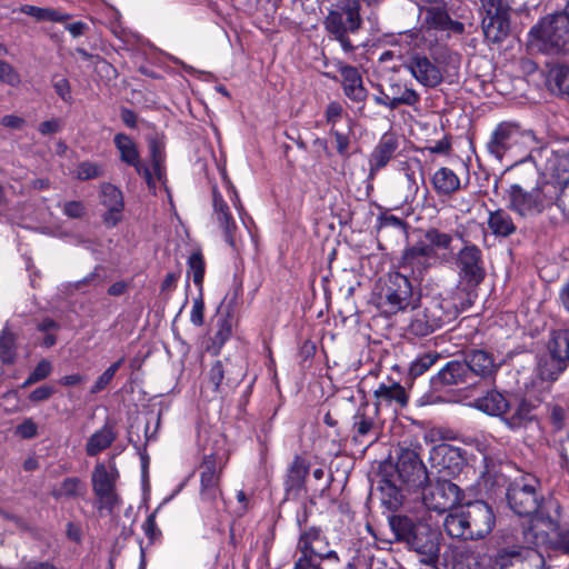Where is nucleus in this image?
Here are the masks:
<instances>
[{"mask_svg": "<svg viewBox=\"0 0 569 569\" xmlns=\"http://www.w3.org/2000/svg\"><path fill=\"white\" fill-rule=\"evenodd\" d=\"M532 521L533 525L523 529V538L527 543L535 547L546 546L569 555V529L560 530L559 523L550 517H537Z\"/></svg>", "mask_w": 569, "mask_h": 569, "instance_id": "obj_10", "label": "nucleus"}, {"mask_svg": "<svg viewBox=\"0 0 569 569\" xmlns=\"http://www.w3.org/2000/svg\"><path fill=\"white\" fill-rule=\"evenodd\" d=\"M92 490L97 496L100 508L112 510L118 502L116 493V477L107 470L103 463H97L91 476Z\"/></svg>", "mask_w": 569, "mask_h": 569, "instance_id": "obj_20", "label": "nucleus"}, {"mask_svg": "<svg viewBox=\"0 0 569 569\" xmlns=\"http://www.w3.org/2000/svg\"><path fill=\"white\" fill-rule=\"evenodd\" d=\"M8 49L0 43V57L7 56ZM0 81L11 86L18 87L21 82L20 76L17 70L7 61L0 59Z\"/></svg>", "mask_w": 569, "mask_h": 569, "instance_id": "obj_50", "label": "nucleus"}, {"mask_svg": "<svg viewBox=\"0 0 569 569\" xmlns=\"http://www.w3.org/2000/svg\"><path fill=\"white\" fill-rule=\"evenodd\" d=\"M481 26L488 41L502 42L510 33V14L483 16Z\"/></svg>", "mask_w": 569, "mask_h": 569, "instance_id": "obj_30", "label": "nucleus"}, {"mask_svg": "<svg viewBox=\"0 0 569 569\" xmlns=\"http://www.w3.org/2000/svg\"><path fill=\"white\" fill-rule=\"evenodd\" d=\"M539 487V480L530 473L522 475L509 485L507 501L515 513L531 517L538 511L542 499L537 491Z\"/></svg>", "mask_w": 569, "mask_h": 569, "instance_id": "obj_9", "label": "nucleus"}, {"mask_svg": "<svg viewBox=\"0 0 569 569\" xmlns=\"http://www.w3.org/2000/svg\"><path fill=\"white\" fill-rule=\"evenodd\" d=\"M472 406L487 415L502 416L507 413L510 402L502 393L491 390L485 396L475 399Z\"/></svg>", "mask_w": 569, "mask_h": 569, "instance_id": "obj_34", "label": "nucleus"}, {"mask_svg": "<svg viewBox=\"0 0 569 569\" xmlns=\"http://www.w3.org/2000/svg\"><path fill=\"white\" fill-rule=\"evenodd\" d=\"M551 355L561 359L567 366L569 365V330L555 331L548 343Z\"/></svg>", "mask_w": 569, "mask_h": 569, "instance_id": "obj_42", "label": "nucleus"}, {"mask_svg": "<svg viewBox=\"0 0 569 569\" xmlns=\"http://www.w3.org/2000/svg\"><path fill=\"white\" fill-rule=\"evenodd\" d=\"M83 492L84 485L82 481L77 477H69L66 478L58 488L53 489L51 493L56 499H59L62 497L73 498Z\"/></svg>", "mask_w": 569, "mask_h": 569, "instance_id": "obj_47", "label": "nucleus"}, {"mask_svg": "<svg viewBox=\"0 0 569 569\" xmlns=\"http://www.w3.org/2000/svg\"><path fill=\"white\" fill-rule=\"evenodd\" d=\"M399 147L398 139L391 133H385L369 157V178L385 168L395 156Z\"/></svg>", "mask_w": 569, "mask_h": 569, "instance_id": "obj_27", "label": "nucleus"}, {"mask_svg": "<svg viewBox=\"0 0 569 569\" xmlns=\"http://www.w3.org/2000/svg\"><path fill=\"white\" fill-rule=\"evenodd\" d=\"M557 194V186L545 182L541 186L525 189L519 183H512L506 191L508 207L522 217L541 213L553 204Z\"/></svg>", "mask_w": 569, "mask_h": 569, "instance_id": "obj_5", "label": "nucleus"}, {"mask_svg": "<svg viewBox=\"0 0 569 569\" xmlns=\"http://www.w3.org/2000/svg\"><path fill=\"white\" fill-rule=\"evenodd\" d=\"M443 527H445L446 532L450 537L470 540L468 521L466 519L465 511H463L462 507L459 509H456L453 512H450L446 517Z\"/></svg>", "mask_w": 569, "mask_h": 569, "instance_id": "obj_37", "label": "nucleus"}, {"mask_svg": "<svg viewBox=\"0 0 569 569\" xmlns=\"http://www.w3.org/2000/svg\"><path fill=\"white\" fill-rule=\"evenodd\" d=\"M124 362V357L120 358L118 361L112 363L109 368H107L94 381L93 386L91 387L90 392L92 395H97L104 390L107 386L111 382L117 371L120 369V367Z\"/></svg>", "mask_w": 569, "mask_h": 569, "instance_id": "obj_52", "label": "nucleus"}, {"mask_svg": "<svg viewBox=\"0 0 569 569\" xmlns=\"http://www.w3.org/2000/svg\"><path fill=\"white\" fill-rule=\"evenodd\" d=\"M552 177L558 184L569 183V152H557L551 161Z\"/></svg>", "mask_w": 569, "mask_h": 569, "instance_id": "obj_45", "label": "nucleus"}, {"mask_svg": "<svg viewBox=\"0 0 569 569\" xmlns=\"http://www.w3.org/2000/svg\"><path fill=\"white\" fill-rule=\"evenodd\" d=\"M17 356L16 336L8 326L0 332V360L3 363H13Z\"/></svg>", "mask_w": 569, "mask_h": 569, "instance_id": "obj_44", "label": "nucleus"}, {"mask_svg": "<svg viewBox=\"0 0 569 569\" xmlns=\"http://www.w3.org/2000/svg\"><path fill=\"white\" fill-rule=\"evenodd\" d=\"M14 433L22 439H32L38 435V425L31 418H27L16 427Z\"/></svg>", "mask_w": 569, "mask_h": 569, "instance_id": "obj_59", "label": "nucleus"}, {"mask_svg": "<svg viewBox=\"0 0 569 569\" xmlns=\"http://www.w3.org/2000/svg\"><path fill=\"white\" fill-rule=\"evenodd\" d=\"M204 303L201 298L193 300L192 309L190 313V321L192 325L200 327L203 325Z\"/></svg>", "mask_w": 569, "mask_h": 569, "instance_id": "obj_64", "label": "nucleus"}, {"mask_svg": "<svg viewBox=\"0 0 569 569\" xmlns=\"http://www.w3.org/2000/svg\"><path fill=\"white\" fill-rule=\"evenodd\" d=\"M388 91L392 97L391 104H393L395 109L400 106L415 107L421 100L416 89L400 81L391 82L388 86Z\"/></svg>", "mask_w": 569, "mask_h": 569, "instance_id": "obj_35", "label": "nucleus"}, {"mask_svg": "<svg viewBox=\"0 0 569 569\" xmlns=\"http://www.w3.org/2000/svg\"><path fill=\"white\" fill-rule=\"evenodd\" d=\"M430 260H435V252L431 251L425 234L408 247L403 253V266L410 267L412 270L417 269L419 273L430 266Z\"/></svg>", "mask_w": 569, "mask_h": 569, "instance_id": "obj_29", "label": "nucleus"}, {"mask_svg": "<svg viewBox=\"0 0 569 569\" xmlns=\"http://www.w3.org/2000/svg\"><path fill=\"white\" fill-rule=\"evenodd\" d=\"M343 113L342 104L338 101H331L326 109L325 117L331 128H336L337 122L341 119Z\"/></svg>", "mask_w": 569, "mask_h": 569, "instance_id": "obj_61", "label": "nucleus"}, {"mask_svg": "<svg viewBox=\"0 0 569 569\" xmlns=\"http://www.w3.org/2000/svg\"><path fill=\"white\" fill-rule=\"evenodd\" d=\"M373 425L372 418L358 410L353 417L355 437H366L372 430Z\"/></svg>", "mask_w": 569, "mask_h": 569, "instance_id": "obj_57", "label": "nucleus"}, {"mask_svg": "<svg viewBox=\"0 0 569 569\" xmlns=\"http://www.w3.org/2000/svg\"><path fill=\"white\" fill-rule=\"evenodd\" d=\"M338 71L341 76V84L345 96L355 103L365 104L368 90L363 86L362 77L356 67L338 62Z\"/></svg>", "mask_w": 569, "mask_h": 569, "instance_id": "obj_23", "label": "nucleus"}, {"mask_svg": "<svg viewBox=\"0 0 569 569\" xmlns=\"http://www.w3.org/2000/svg\"><path fill=\"white\" fill-rule=\"evenodd\" d=\"M103 176V167L96 162H80L76 170V177L79 180H90Z\"/></svg>", "mask_w": 569, "mask_h": 569, "instance_id": "obj_55", "label": "nucleus"}, {"mask_svg": "<svg viewBox=\"0 0 569 569\" xmlns=\"http://www.w3.org/2000/svg\"><path fill=\"white\" fill-rule=\"evenodd\" d=\"M410 280L400 272H390L376 293V306L385 316L405 311L415 301Z\"/></svg>", "mask_w": 569, "mask_h": 569, "instance_id": "obj_6", "label": "nucleus"}, {"mask_svg": "<svg viewBox=\"0 0 569 569\" xmlns=\"http://www.w3.org/2000/svg\"><path fill=\"white\" fill-rule=\"evenodd\" d=\"M440 30L451 31L460 34L465 31L462 22L452 20L445 8L441 7H429L425 10L423 24L420 30L413 29L406 31L401 36L413 47H420L425 40L422 30Z\"/></svg>", "mask_w": 569, "mask_h": 569, "instance_id": "obj_13", "label": "nucleus"}, {"mask_svg": "<svg viewBox=\"0 0 569 569\" xmlns=\"http://www.w3.org/2000/svg\"><path fill=\"white\" fill-rule=\"evenodd\" d=\"M389 526L396 540L405 542L409 549L420 556V561L427 566H436L440 552V533L428 525L415 522L411 518L395 515L389 518Z\"/></svg>", "mask_w": 569, "mask_h": 569, "instance_id": "obj_2", "label": "nucleus"}, {"mask_svg": "<svg viewBox=\"0 0 569 569\" xmlns=\"http://www.w3.org/2000/svg\"><path fill=\"white\" fill-rule=\"evenodd\" d=\"M553 203L561 210L563 217L569 220V183L557 188V194Z\"/></svg>", "mask_w": 569, "mask_h": 569, "instance_id": "obj_60", "label": "nucleus"}, {"mask_svg": "<svg viewBox=\"0 0 569 569\" xmlns=\"http://www.w3.org/2000/svg\"><path fill=\"white\" fill-rule=\"evenodd\" d=\"M430 382L433 389L439 390L443 387L471 385L472 380L468 372V365L463 360H451L431 378Z\"/></svg>", "mask_w": 569, "mask_h": 569, "instance_id": "obj_22", "label": "nucleus"}, {"mask_svg": "<svg viewBox=\"0 0 569 569\" xmlns=\"http://www.w3.org/2000/svg\"><path fill=\"white\" fill-rule=\"evenodd\" d=\"M453 569H483L473 555H461L455 562Z\"/></svg>", "mask_w": 569, "mask_h": 569, "instance_id": "obj_63", "label": "nucleus"}, {"mask_svg": "<svg viewBox=\"0 0 569 569\" xmlns=\"http://www.w3.org/2000/svg\"><path fill=\"white\" fill-rule=\"evenodd\" d=\"M458 293L456 291L446 297H432L420 306H417L415 301L410 306L411 317L407 332L422 338L456 320L463 310V306L457 301Z\"/></svg>", "mask_w": 569, "mask_h": 569, "instance_id": "obj_1", "label": "nucleus"}, {"mask_svg": "<svg viewBox=\"0 0 569 569\" xmlns=\"http://www.w3.org/2000/svg\"><path fill=\"white\" fill-rule=\"evenodd\" d=\"M206 263L200 252H193L188 259V276L192 277L193 283L202 287Z\"/></svg>", "mask_w": 569, "mask_h": 569, "instance_id": "obj_51", "label": "nucleus"}, {"mask_svg": "<svg viewBox=\"0 0 569 569\" xmlns=\"http://www.w3.org/2000/svg\"><path fill=\"white\" fill-rule=\"evenodd\" d=\"M530 137L531 133L522 129L519 122L501 121L491 131L486 148L492 157L502 160L505 156L525 144Z\"/></svg>", "mask_w": 569, "mask_h": 569, "instance_id": "obj_11", "label": "nucleus"}, {"mask_svg": "<svg viewBox=\"0 0 569 569\" xmlns=\"http://www.w3.org/2000/svg\"><path fill=\"white\" fill-rule=\"evenodd\" d=\"M456 266L460 279L470 287L478 286L486 276L482 252L480 248L469 241L458 251Z\"/></svg>", "mask_w": 569, "mask_h": 569, "instance_id": "obj_15", "label": "nucleus"}, {"mask_svg": "<svg viewBox=\"0 0 569 569\" xmlns=\"http://www.w3.org/2000/svg\"><path fill=\"white\" fill-rule=\"evenodd\" d=\"M52 372V363L47 359H42L38 362L32 372L28 376V378L22 383V388H27L31 385H34L41 380L47 379Z\"/></svg>", "mask_w": 569, "mask_h": 569, "instance_id": "obj_54", "label": "nucleus"}, {"mask_svg": "<svg viewBox=\"0 0 569 569\" xmlns=\"http://www.w3.org/2000/svg\"><path fill=\"white\" fill-rule=\"evenodd\" d=\"M547 86L553 92L569 94V67H552L547 74Z\"/></svg>", "mask_w": 569, "mask_h": 569, "instance_id": "obj_40", "label": "nucleus"}, {"mask_svg": "<svg viewBox=\"0 0 569 569\" xmlns=\"http://www.w3.org/2000/svg\"><path fill=\"white\" fill-rule=\"evenodd\" d=\"M213 218L222 230L224 240L233 249H238L236 240L237 223L230 208L217 187L212 188Z\"/></svg>", "mask_w": 569, "mask_h": 569, "instance_id": "obj_21", "label": "nucleus"}, {"mask_svg": "<svg viewBox=\"0 0 569 569\" xmlns=\"http://www.w3.org/2000/svg\"><path fill=\"white\" fill-rule=\"evenodd\" d=\"M101 196L102 204L108 209L103 214V222L108 227H114L122 218L124 207L122 192L116 186L104 183L101 188Z\"/></svg>", "mask_w": 569, "mask_h": 569, "instance_id": "obj_28", "label": "nucleus"}, {"mask_svg": "<svg viewBox=\"0 0 569 569\" xmlns=\"http://www.w3.org/2000/svg\"><path fill=\"white\" fill-rule=\"evenodd\" d=\"M116 148L120 153V159L128 166H132L139 174H142L150 184L152 174L149 168L140 161V153L136 142L124 133H117L113 138Z\"/></svg>", "mask_w": 569, "mask_h": 569, "instance_id": "obj_26", "label": "nucleus"}, {"mask_svg": "<svg viewBox=\"0 0 569 569\" xmlns=\"http://www.w3.org/2000/svg\"><path fill=\"white\" fill-rule=\"evenodd\" d=\"M532 410H533V407L531 406V403H529L526 400H521L518 403L515 412L510 416L509 425L512 428L521 427L522 425H525L526 422H528L532 419Z\"/></svg>", "mask_w": 569, "mask_h": 569, "instance_id": "obj_53", "label": "nucleus"}, {"mask_svg": "<svg viewBox=\"0 0 569 569\" xmlns=\"http://www.w3.org/2000/svg\"><path fill=\"white\" fill-rule=\"evenodd\" d=\"M526 547H509L500 549L495 558V563L500 569H516V560H520Z\"/></svg>", "mask_w": 569, "mask_h": 569, "instance_id": "obj_48", "label": "nucleus"}, {"mask_svg": "<svg viewBox=\"0 0 569 569\" xmlns=\"http://www.w3.org/2000/svg\"><path fill=\"white\" fill-rule=\"evenodd\" d=\"M431 251L435 252V259L438 258L439 250H450L453 238L450 233L442 232L437 228H429L423 233Z\"/></svg>", "mask_w": 569, "mask_h": 569, "instance_id": "obj_43", "label": "nucleus"}, {"mask_svg": "<svg viewBox=\"0 0 569 569\" xmlns=\"http://www.w3.org/2000/svg\"><path fill=\"white\" fill-rule=\"evenodd\" d=\"M20 12L34 18L37 21L61 22L70 18L69 14L51 8H41L31 4H24Z\"/></svg>", "mask_w": 569, "mask_h": 569, "instance_id": "obj_41", "label": "nucleus"}, {"mask_svg": "<svg viewBox=\"0 0 569 569\" xmlns=\"http://www.w3.org/2000/svg\"><path fill=\"white\" fill-rule=\"evenodd\" d=\"M222 458L217 453L203 457L200 465V497L203 501L214 502L220 496V473Z\"/></svg>", "mask_w": 569, "mask_h": 569, "instance_id": "obj_18", "label": "nucleus"}, {"mask_svg": "<svg viewBox=\"0 0 569 569\" xmlns=\"http://www.w3.org/2000/svg\"><path fill=\"white\" fill-rule=\"evenodd\" d=\"M440 359V353L426 352L419 355L409 367V376L411 378H417L422 376L426 371H428L438 360Z\"/></svg>", "mask_w": 569, "mask_h": 569, "instance_id": "obj_46", "label": "nucleus"}, {"mask_svg": "<svg viewBox=\"0 0 569 569\" xmlns=\"http://www.w3.org/2000/svg\"><path fill=\"white\" fill-rule=\"evenodd\" d=\"M308 472V465L301 457L297 456L288 470L286 480L287 491L300 490Z\"/></svg>", "mask_w": 569, "mask_h": 569, "instance_id": "obj_39", "label": "nucleus"}, {"mask_svg": "<svg viewBox=\"0 0 569 569\" xmlns=\"http://www.w3.org/2000/svg\"><path fill=\"white\" fill-rule=\"evenodd\" d=\"M330 132L336 139L337 152L342 157H348V150L350 144V139L348 134L338 131L336 128H331Z\"/></svg>", "mask_w": 569, "mask_h": 569, "instance_id": "obj_62", "label": "nucleus"}, {"mask_svg": "<svg viewBox=\"0 0 569 569\" xmlns=\"http://www.w3.org/2000/svg\"><path fill=\"white\" fill-rule=\"evenodd\" d=\"M373 398L377 409L393 408L396 410L406 407L409 400L406 389L391 379L379 383L373 391Z\"/></svg>", "mask_w": 569, "mask_h": 569, "instance_id": "obj_24", "label": "nucleus"}, {"mask_svg": "<svg viewBox=\"0 0 569 569\" xmlns=\"http://www.w3.org/2000/svg\"><path fill=\"white\" fill-rule=\"evenodd\" d=\"M405 68L425 88H436L443 81V66L423 53L411 54Z\"/></svg>", "mask_w": 569, "mask_h": 569, "instance_id": "obj_17", "label": "nucleus"}, {"mask_svg": "<svg viewBox=\"0 0 569 569\" xmlns=\"http://www.w3.org/2000/svg\"><path fill=\"white\" fill-rule=\"evenodd\" d=\"M297 550L300 557L293 569H320L322 560L340 561L337 552L329 549L328 538L317 527L307 528L300 533Z\"/></svg>", "mask_w": 569, "mask_h": 569, "instance_id": "obj_7", "label": "nucleus"}, {"mask_svg": "<svg viewBox=\"0 0 569 569\" xmlns=\"http://www.w3.org/2000/svg\"><path fill=\"white\" fill-rule=\"evenodd\" d=\"M392 471L387 472L408 492L420 491L429 483V473L419 455L411 449H401Z\"/></svg>", "mask_w": 569, "mask_h": 569, "instance_id": "obj_8", "label": "nucleus"}, {"mask_svg": "<svg viewBox=\"0 0 569 569\" xmlns=\"http://www.w3.org/2000/svg\"><path fill=\"white\" fill-rule=\"evenodd\" d=\"M488 227L497 237H509L517 229L510 214L502 209L489 212Z\"/></svg>", "mask_w": 569, "mask_h": 569, "instance_id": "obj_36", "label": "nucleus"}, {"mask_svg": "<svg viewBox=\"0 0 569 569\" xmlns=\"http://www.w3.org/2000/svg\"><path fill=\"white\" fill-rule=\"evenodd\" d=\"M462 508L468 521L470 540L481 539L491 532L495 526V515L488 503L477 500Z\"/></svg>", "mask_w": 569, "mask_h": 569, "instance_id": "obj_19", "label": "nucleus"}, {"mask_svg": "<svg viewBox=\"0 0 569 569\" xmlns=\"http://www.w3.org/2000/svg\"><path fill=\"white\" fill-rule=\"evenodd\" d=\"M516 569H546V560L535 548L526 547L520 560H516Z\"/></svg>", "mask_w": 569, "mask_h": 569, "instance_id": "obj_49", "label": "nucleus"}, {"mask_svg": "<svg viewBox=\"0 0 569 569\" xmlns=\"http://www.w3.org/2000/svg\"><path fill=\"white\" fill-rule=\"evenodd\" d=\"M430 181L435 192L440 197H450L461 187L460 178L447 167L437 169Z\"/></svg>", "mask_w": 569, "mask_h": 569, "instance_id": "obj_31", "label": "nucleus"}, {"mask_svg": "<svg viewBox=\"0 0 569 569\" xmlns=\"http://www.w3.org/2000/svg\"><path fill=\"white\" fill-rule=\"evenodd\" d=\"M567 365L553 355L540 358L537 372L541 380L553 382L566 370Z\"/></svg>", "mask_w": 569, "mask_h": 569, "instance_id": "obj_38", "label": "nucleus"}, {"mask_svg": "<svg viewBox=\"0 0 569 569\" xmlns=\"http://www.w3.org/2000/svg\"><path fill=\"white\" fill-rule=\"evenodd\" d=\"M360 10L359 0H341L325 18V29L340 43L345 52L355 50L349 34L356 33L362 26Z\"/></svg>", "mask_w": 569, "mask_h": 569, "instance_id": "obj_4", "label": "nucleus"}, {"mask_svg": "<svg viewBox=\"0 0 569 569\" xmlns=\"http://www.w3.org/2000/svg\"><path fill=\"white\" fill-rule=\"evenodd\" d=\"M117 439L114 426L107 422L103 427L94 431L86 443V453L89 457H96L108 449Z\"/></svg>", "mask_w": 569, "mask_h": 569, "instance_id": "obj_33", "label": "nucleus"}, {"mask_svg": "<svg viewBox=\"0 0 569 569\" xmlns=\"http://www.w3.org/2000/svg\"><path fill=\"white\" fill-rule=\"evenodd\" d=\"M531 42L549 53L569 51V1L561 12L548 14L529 32Z\"/></svg>", "mask_w": 569, "mask_h": 569, "instance_id": "obj_3", "label": "nucleus"}, {"mask_svg": "<svg viewBox=\"0 0 569 569\" xmlns=\"http://www.w3.org/2000/svg\"><path fill=\"white\" fill-rule=\"evenodd\" d=\"M52 86L57 92V94L64 101L71 102V87L70 82L67 78L60 76H53Z\"/></svg>", "mask_w": 569, "mask_h": 569, "instance_id": "obj_58", "label": "nucleus"}, {"mask_svg": "<svg viewBox=\"0 0 569 569\" xmlns=\"http://www.w3.org/2000/svg\"><path fill=\"white\" fill-rule=\"evenodd\" d=\"M431 468L438 473V478L451 479L460 475L466 467V458L460 448L449 443L433 446L429 453Z\"/></svg>", "mask_w": 569, "mask_h": 569, "instance_id": "obj_14", "label": "nucleus"}, {"mask_svg": "<svg viewBox=\"0 0 569 569\" xmlns=\"http://www.w3.org/2000/svg\"><path fill=\"white\" fill-rule=\"evenodd\" d=\"M485 16L510 14L509 0H480Z\"/></svg>", "mask_w": 569, "mask_h": 569, "instance_id": "obj_56", "label": "nucleus"}, {"mask_svg": "<svg viewBox=\"0 0 569 569\" xmlns=\"http://www.w3.org/2000/svg\"><path fill=\"white\" fill-rule=\"evenodd\" d=\"M246 370L240 362L229 358L217 360L207 373L208 385L217 393L233 389L244 378Z\"/></svg>", "mask_w": 569, "mask_h": 569, "instance_id": "obj_16", "label": "nucleus"}, {"mask_svg": "<svg viewBox=\"0 0 569 569\" xmlns=\"http://www.w3.org/2000/svg\"><path fill=\"white\" fill-rule=\"evenodd\" d=\"M463 491L447 478H437L422 489V499L426 507L437 512H446L457 507L463 500Z\"/></svg>", "mask_w": 569, "mask_h": 569, "instance_id": "obj_12", "label": "nucleus"}, {"mask_svg": "<svg viewBox=\"0 0 569 569\" xmlns=\"http://www.w3.org/2000/svg\"><path fill=\"white\" fill-rule=\"evenodd\" d=\"M463 361L468 365V372L472 379L475 376L480 378H490L499 369L500 365L496 362L492 353L473 349L465 353Z\"/></svg>", "mask_w": 569, "mask_h": 569, "instance_id": "obj_25", "label": "nucleus"}, {"mask_svg": "<svg viewBox=\"0 0 569 569\" xmlns=\"http://www.w3.org/2000/svg\"><path fill=\"white\" fill-rule=\"evenodd\" d=\"M380 491L382 496V503L390 510H398L406 499V488L400 486L399 482L386 472L381 480Z\"/></svg>", "mask_w": 569, "mask_h": 569, "instance_id": "obj_32", "label": "nucleus"}]
</instances>
